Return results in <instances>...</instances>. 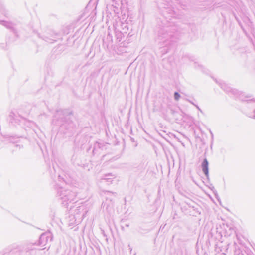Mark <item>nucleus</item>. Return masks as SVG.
<instances>
[{"label":"nucleus","mask_w":255,"mask_h":255,"mask_svg":"<svg viewBox=\"0 0 255 255\" xmlns=\"http://www.w3.org/2000/svg\"><path fill=\"white\" fill-rule=\"evenodd\" d=\"M58 194L59 196L61 197V199L63 201V204L64 205H66L68 201L70 202L73 201L76 196V194L74 192L63 189H61L59 191Z\"/></svg>","instance_id":"obj_1"},{"label":"nucleus","mask_w":255,"mask_h":255,"mask_svg":"<svg viewBox=\"0 0 255 255\" xmlns=\"http://www.w3.org/2000/svg\"><path fill=\"white\" fill-rule=\"evenodd\" d=\"M52 240L51 235L49 233L42 234L39 238V243L42 246H45L49 241Z\"/></svg>","instance_id":"obj_2"},{"label":"nucleus","mask_w":255,"mask_h":255,"mask_svg":"<svg viewBox=\"0 0 255 255\" xmlns=\"http://www.w3.org/2000/svg\"><path fill=\"white\" fill-rule=\"evenodd\" d=\"M202 168L203 172L207 176L208 175V162L206 159H205L202 163Z\"/></svg>","instance_id":"obj_3"},{"label":"nucleus","mask_w":255,"mask_h":255,"mask_svg":"<svg viewBox=\"0 0 255 255\" xmlns=\"http://www.w3.org/2000/svg\"><path fill=\"white\" fill-rule=\"evenodd\" d=\"M115 176L114 175H112L111 174H108V175H106L105 176V177L102 178V179L103 180H106L107 181L110 180V179H114L115 178Z\"/></svg>","instance_id":"obj_4"},{"label":"nucleus","mask_w":255,"mask_h":255,"mask_svg":"<svg viewBox=\"0 0 255 255\" xmlns=\"http://www.w3.org/2000/svg\"><path fill=\"white\" fill-rule=\"evenodd\" d=\"M174 97L175 100L178 101L180 98V95L177 92L174 94Z\"/></svg>","instance_id":"obj_5"},{"label":"nucleus","mask_w":255,"mask_h":255,"mask_svg":"<svg viewBox=\"0 0 255 255\" xmlns=\"http://www.w3.org/2000/svg\"><path fill=\"white\" fill-rule=\"evenodd\" d=\"M187 101L188 102H189L190 103H191L192 104H193V105H194L197 108V109H198L199 111H201L200 108L197 105H195L193 102H192L191 101H190L189 100H187Z\"/></svg>","instance_id":"obj_6"},{"label":"nucleus","mask_w":255,"mask_h":255,"mask_svg":"<svg viewBox=\"0 0 255 255\" xmlns=\"http://www.w3.org/2000/svg\"><path fill=\"white\" fill-rule=\"evenodd\" d=\"M83 218V216H82L79 219V220L76 222V223H79L81 222V220Z\"/></svg>","instance_id":"obj_7"},{"label":"nucleus","mask_w":255,"mask_h":255,"mask_svg":"<svg viewBox=\"0 0 255 255\" xmlns=\"http://www.w3.org/2000/svg\"><path fill=\"white\" fill-rule=\"evenodd\" d=\"M2 23H3V24H4V25H5V26H7L6 25V24L7 23V22H5V21H2Z\"/></svg>","instance_id":"obj_8"},{"label":"nucleus","mask_w":255,"mask_h":255,"mask_svg":"<svg viewBox=\"0 0 255 255\" xmlns=\"http://www.w3.org/2000/svg\"><path fill=\"white\" fill-rule=\"evenodd\" d=\"M81 208H82L81 207H79L78 209H77V210L79 211H80L81 209Z\"/></svg>","instance_id":"obj_9"},{"label":"nucleus","mask_w":255,"mask_h":255,"mask_svg":"<svg viewBox=\"0 0 255 255\" xmlns=\"http://www.w3.org/2000/svg\"><path fill=\"white\" fill-rule=\"evenodd\" d=\"M252 118H253L255 119V116H253L252 117Z\"/></svg>","instance_id":"obj_10"}]
</instances>
